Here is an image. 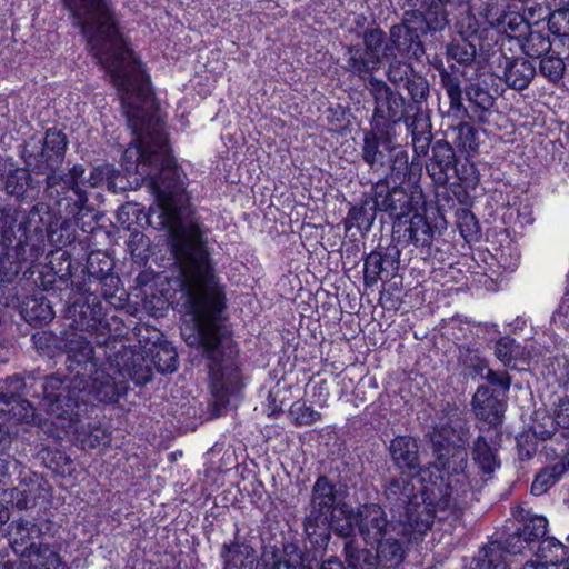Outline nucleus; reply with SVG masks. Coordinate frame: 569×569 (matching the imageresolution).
I'll use <instances>...</instances> for the list:
<instances>
[{
  "mask_svg": "<svg viewBox=\"0 0 569 569\" xmlns=\"http://www.w3.org/2000/svg\"><path fill=\"white\" fill-rule=\"evenodd\" d=\"M367 81V88L373 101L369 126L389 130H396L401 122L408 128L415 126L417 118L415 114H407L410 110L409 102L398 89L376 77H371Z\"/></svg>",
  "mask_w": 569,
  "mask_h": 569,
  "instance_id": "obj_14",
  "label": "nucleus"
},
{
  "mask_svg": "<svg viewBox=\"0 0 569 569\" xmlns=\"http://www.w3.org/2000/svg\"><path fill=\"white\" fill-rule=\"evenodd\" d=\"M375 542L377 543V550L373 557L381 568L397 569L402 563L405 559L403 545L392 532Z\"/></svg>",
  "mask_w": 569,
  "mask_h": 569,
  "instance_id": "obj_41",
  "label": "nucleus"
},
{
  "mask_svg": "<svg viewBox=\"0 0 569 569\" xmlns=\"http://www.w3.org/2000/svg\"><path fill=\"white\" fill-rule=\"evenodd\" d=\"M457 228L467 242L478 241L481 229L476 216L466 208L456 210Z\"/></svg>",
  "mask_w": 569,
  "mask_h": 569,
  "instance_id": "obj_59",
  "label": "nucleus"
},
{
  "mask_svg": "<svg viewBox=\"0 0 569 569\" xmlns=\"http://www.w3.org/2000/svg\"><path fill=\"white\" fill-rule=\"evenodd\" d=\"M253 537L242 536L236 523L233 538L224 541L219 549L222 569H259V555Z\"/></svg>",
  "mask_w": 569,
  "mask_h": 569,
  "instance_id": "obj_22",
  "label": "nucleus"
},
{
  "mask_svg": "<svg viewBox=\"0 0 569 569\" xmlns=\"http://www.w3.org/2000/svg\"><path fill=\"white\" fill-rule=\"evenodd\" d=\"M565 475L562 465L553 463L539 470L530 487L533 496H542L552 488Z\"/></svg>",
  "mask_w": 569,
  "mask_h": 569,
  "instance_id": "obj_55",
  "label": "nucleus"
},
{
  "mask_svg": "<svg viewBox=\"0 0 569 569\" xmlns=\"http://www.w3.org/2000/svg\"><path fill=\"white\" fill-rule=\"evenodd\" d=\"M457 362L461 375L471 379L481 378L489 366L488 359L481 355L479 348L467 343L458 346Z\"/></svg>",
  "mask_w": 569,
  "mask_h": 569,
  "instance_id": "obj_44",
  "label": "nucleus"
},
{
  "mask_svg": "<svg viewBox=\"0 0 569 569\" xmlns=\"http://www.w3.org/2000/svg\"><path fill=\"white\" fill-rule=\"evenodd\" d=\"M330 533L345 539V543L356 542L357 518L356 509L349 503H341L339 509L327 517Z\"/></svg>",
  "mask_w": 569,
  "mask_h": 569,
  "instance_id": "obj_39",
  "label": "nucleus"
},
{
  "mask_svg": "<svg viewBox=\"0 0 569 569\" xmlns=\"http://www.w3.org/2000/svg\"><path fill=\"white\" fill-rule=\"evenodd\" d=\"M157 336V340L147 348L146 355L133 348L136 352L140 353L144 358L146 363L151 371V379L148 382H150L153 377L151 365L161 375L173 373L178 370L179 365V357L174 346L169 341L161 339V332L158 331ZM130 348L132 349V347Z\"/></svg>",
  "mask_w": 569,
  "mask_h": 569,
  "instance_id": "obj_33",
  "label": "nucleus"
},
{
  "mask_svg": "<svg viewBox=\"0 0 569 569\" xmlns=\"http://www.w3.org/2000/svg\"><path fill=\"white\" fill-rule=\"evenodd\" d=\"M547 528L548 520L543 516H532L503 539L511 552L521 555L526 549L532 551L536 546L538 547L547 535Z\"/></svg>",
  "mask_w": 569,
  "mask_h": 569,
  "instance_id": "obj_32",
  "label": "nucleus"
},
{
  "mask_svg": "<svg viewBox=\"0 0 569 569\" xmlns=\"http://www.w3.org/2000/svg\"><path fill=\"white\" fill-rule=\"evenodd\" d=\"M566 70L563 59L556 52H549L540 58L539 73L552 84H558L562 80Z\"/></svg>",
  "mask_w": 569,
  "mask_h": 569,
  "instance_id": "obj_58",
  "label": "nucleus"
},
{
  "mask_svg": "<svg viewBox=\"0 0 569 569\" xmlns=\"http://www.w3.org/2000/svg\"><path fill=\"white\" fill-rule=\"evenodd\" d=\"M288 413L296 427L311 426L322 418L320 412L307 406L302 400L295 401Z\"/></svg>",
  "mask_w": 569,
  "mask_h": 569,
  "instance_id": "obj_63",
  "label": "nucleus"
},
{
  "mask_svg": "<svg viewBox=\"0 0 569 569\" xmlns=\"http://www.w3.org/2000/svg\"><path fill=\"white\" fill-rule=\"evenodd\" d=\"M66 301L63 317L72 330L84 332L103 350L110 368L128 375L137 386H146L151 379L144 358L111 333V325L103 312L101 296L82 291H48Z\"/></svg>",
  "mask_w": 569,
  "mask_h": 569,
  "instance_id": "obj_5",
  "label": "nucleus"
},
{
  "mask_svg": "<svg viewBox=\"0 0 569 569\" xmlns=\"http://www.w3.org/2000/svg\"><path fill=\"white\" fill-rule=\"evenodd\" d=\"M89 337L77 330H64L61 349L63 355H67V370L72 376L84 375L89 369L102 366V360L96 355Z\"/></svg>",
  "mask_w": 569,
  "mask_h": 569,
  "instance_id": "obj_19",
  "label": "nucleus"
},
{
  "mask_svg": "<svg viewBox=\"0 0 569 569\" xmlns=\"http://www.w3.org/2000/svg\"><path fill=\"white\" fill-rule=\"evenodd\" d=\"M531 27L532 26L523 14L509 11L500 31L503 32L508 38L517 40L520 44V40L526 37Z\"/></svg>",
  "mask_w": 569,
  "mask_h": 569,
  "instance_id": "obj_62",
  "label": "nucleus"
},
{
  "mask_svg": "<svg viewBox=\"0 0 569 569\" xmlns=\"http://www.w3.org/2000/svg\"><path fill=\"white\" fill-rule=\"evenodd\" d=\"M306 538L316 550H326L331 540V533L326 517L306 515L302 519Z\"/></svg>",
  "mask_w": 569,
  "mask_h": 569,
  "instance_id": "obj_47",
  "label": "nucleus"
},
{
  "mask_svg": "<svg viewBox=\"0 0 569 569\" xmlns=\"http://www.w3.org/2000/svg\"><path fill=\"white\" fill-rule=\"evenodd\" d=\"M357 529L366 543H375L389 532L401 535L398 522L388 521L385 509L379 503H363L356 509Z\"/></svg>",
  "mask_w": 569,
  "mask_h": 569,
  "instance_id": "obj_25",
  "label": "nucleus"
},
{
  "mask_svg": "<svg viewBox=\"0 0 569 569\" xmlns=\"http://www.w3.org/2000/svg\"><path fill=\"white\" fill-rule=\"evenodd\" d=\"M114 259L101 250L91 251L86 263L73 260L69 251L53 254L36 283L43 291H82L99 295L114 309H122L129 295L114 271Z\"/></svg>",
  "mask_w": 569,
  "mask_h": 569,
  "instance_id": "obj_4",
  "label": "nucleus"
},
{
  "mask_svg": "<svg viewBox=\"0 0 569 569\" xmlns=\"http://www.w3.org/2000/svg\"><path fill=\"white\" fill-rule=\"evenodd\" d=\"M42 209L34 204L26 210L14 203H0V256L28 258L31 228L37 229L36 217Z\"/></svg>",
  "mask_w": 569,
  "mask_h": 569,
  "instance_id": "obj_13",
  "label": "nucleus"
},
{
  "mask_svg": "<svg viewBox=\"0 0 569 569\" xmlns=\"http://www.w3.org/2000/svg\"><path fill=\"white\" fill-rule=\"evenodd\" d=\"M86 179V167L82 163L73 164L67 172L58 169L49 176V180H44V197L59 206L66 201V211L76 219H84L90 214L96 220L97 214L83 189Z\"/></svg>",
  "mask_w": 569,
  "mask_h": 569,
  "instance_id": "obj_12",
  "label": "nucleus"
},
{
  "mask_svg": "<svg viewBox=\"0 0 569 569\" xmlns=\"http://www.w3.org/2000/svg\"><path fill=\"white\" fill-rule=\"evenodd\" d=\"M29 258L0 256V309H18L24 295L23 279L20 277L24 263H31Z\"/></svg>",
  "mask_w": 569,
  "mask_h": 569,
  "instance_id": "obj_21",
  "label": "nucleus"
},
{
  "mask_svg": "<svg viewBox=\"0 0 569 569\" xmlns=\"http://www.w3.org/2000/svg\"><path fill=\"white\" fill-rule=\"evenodd\" d=\"M78 376L47 375L34 379L28 387V396L40 400L46 411L71 427L89 415V401L84 400L83 386Z\"/></svg>",
  "mask_w": 569,
  "mask_h": 569,
  "instance_id": "obj_7",
  "label": "nucleus"
},
{
  "mask_svg": "<svg viewBox=\"0 0 569 569\" xmlns=\"http://www.w3.org/2000/svg\"><path fill=\"white\" fill-rule=\"evenodd\" d=\"M426 170L437 186H446L452 178L470 183L476 180V167L470 161L461 162L458 151L446 138L435 142L426 161Z\"/></svg>",
  "mask_w": 569,
  "mask_h": 569,
  "instance_id": "obj_16",
  "label": "nucleus"
},
{
  "mask_svg": "<svg viewBox=\"0 0 569 569\" xmlns=\"http://www.w3.org/2000/svg\"><path fill=\"white\" fill-rule=\"evenodd\" d=\"M19 487L3 489L2 498L13 499V507L26 510L37 505L39 499L48 500L51 497L49 482L36 472L27 471L19 475Z\"/></svg>",
  "mask_w": 569,
  "mask_h": 569,
  "instance_id": "obj_26",
  "label": "nucleus"
},
{
  "mask_svg": "<svg viewBox=\"0 0 569 569\" xmlns=\"http://www.w3.org/2000/svg\"><path fill=\"white\" fill-rule=\"evenodd\" d=\"M439 77L441 86L448 96L450 110L456 116L459 113H468V109L463 106L465 89L461 87L460 76L446 68H441L439 69Z\"/></svg>",
  "mask_w": 569,
  "mask_h": 569,
  "instance_id": "obj_50",
  "label": "nucleus"
},
{
  "mask_svg": "<svg viewBox=\"0 0 569 569\" xmlns=\"http://www.w3.org/2000/svg\"><path fill=\"white\" fill-rule=\"evenodd\" d=\"M455 429L442 425L430 433L433 460L428 463L430 471L422 478V493L430 507H436L448 520H458L465 511L478 501L469 456L461 438L453 439Z\"/></svg>",
  "mask_w": 569,
  "mask_h": 569,
  "instance_id": "obj_2",
  "label": "nucleus"
},
{
  "mask_svg": "<svg viewBox=\"0 0 569 569\" xmlns=\"http://www.w3.org/2000/svg\"><path fill=\"white\" fill-rule=\"evenodd\" d=\"M343 556L346 563L351 569H383L375 560L373 553L369 549L359 548L352 542L343 545Z\"/></svg>",
  "mask_w": 569,
  "mask_h": 569,
  "instance_id": "obj_56",
  "label": "nucleus"
},
{
  "mask_svg": "<svg viewBox=\"0 0 569 569\" xmlns=\"http://www.w3.org/2000/svg\"><path fill=\"white\" fill-rule=\"evenodd\" d=\"M349 210L342 220L345 232L356 229L361 236L369 233L375 220L380 214L379 200L376 199L372 188L363 192L358 202H349Z\"/></svg>",
  "mask_w": 569,
  "mask_h": 569,
  "instance_id": "obj_28",
  "label": "nucleus"
},
{
  "mask_svg": "<svg viewBox=\"0 0 569 569\" xmlns=\"http://www.w3.org/2000/svg\"><path fill=\"white\" fill-rule=\"evenodd\" d=\"M420 476L398 471L383 477L380 485L383 505L393 516L398 515V527L409 541L418 540L426 535L436 520H448L436 507L429 506L422 493V486L419 489L416 487L413 480Z\"/></svg>",
  "mask_w": 569,
  "mask_h": 569,
  "instance_id": "obj_6",
  "label": "nucleus"
},
{
  "mask_svg": "<svg viewBox=\"0 0 569 569\" xmlns=\"http://www.w3.org/2000/svg\"><path fill=\"white\" fill-rule=\"evenodd\" d=\"M511 551L505 539L490 540L473 558V569H511L518 556Z\"/></svg>",
  "mask_w": 569,
  "mask_h": 569,
  "instance_id": "obj_38",
  "label": "nucleus"
},
{
  "mask_svg": "<svg viewBox=\"0 0 569 569\" xmlns=\"http://www.w3.org/2000/svg\"><path fill=\"white\" fill-rule=\"evenodd\" d=\"M76 439L83 450H92L100 446H108L110 433L100 425L81 426L76 429Z\"/></svg>",
  "mask_w": 569,
  "mask_h": 569,
  "instance_id": "obj_53",
  "label": "nucleus"
},
{
  "mask_svg": "<svg viewBox=\"0 0 569 569\" xmlns=\"http://www.w3.org/2000/svg\"><path fill=\"white\" fill-rule=\"evenodd\" d=\"M536 556L545 567L566 566L565 569H569V536L566 538V543L555 537L546 536L538 545Z\"/></svg>",
  "mask_w": 569,
  "mask_h": 569,
  "instance_id": "obj_40",
  "label": "nucleus"
},
{
  "mask_svg": "<svg viewBox=\"0 0 569 569\" xmlns=\"http://www.w3.org/2000/svg\"><path fill=\"white\" fill-rule=\"evenodd\" d=\"M306 557L297 540L283 538L280 546L268 545L262 548L259 569H315Z\"/></svg>",
  "mask_w": 569,
  "mask_h": 569,
  "instance_id": "obj_24",
  "label": "nucleus"
},
{
  "mask_svg": "<svg viewBox=\"0 0 569 569\" xmlns=\"http://www.w3.org/2000/svg\"><path fill=\"white\" fill-rule=\"evenodd\" d=\"M104 358L102 366L89 369V373L80 375L84 400L89 401V412L93 409L94 401L103 405L119 403L129 389L126 378L133 381L128 375L123 376L116 368H110L106 356Z\"/></svg>",
  "mask_w": 569,
  "mask_h": 569,
  "instance_id": "obj_15",
  "label": "nucleus"
},
{
  "mask_svg": "<svg viewBox=\"0 0 569 569\" xmlns=\"http://www.w3.org/2000/svg\"><path fill=\"white\" fill-rule=\"evenodd\" d=\"M360 157L368 168L392 180H415L421 176L419 164L410 161L408 150L397 142V131L380 127L365 128Z\"/></svg>",
  "mask_w": 569,
  "mask_h": 569,
  "instance_id": "obj_8",
  "label": "nucleus"
},
{
  "mask_svg": "<svg viewBox=\"0 0 569 569\" xmlns=\"http://www.w3.org/2000/svg\"><path fill=\"white\" fill-rule=\"evenodd\" d=\"M64 330L59 335L52 330H38L31 335L32 347L41 357L53 359L63 355L62 342Z\"/></svg>",
  "mask_w": 569,
  "mask_h": 569,
  "instance_id": "obj_48",
  "label": "nucleus"
},
{
  "mask_svg": "<svg viewBox=\"0 0 569 569\" xmlns=\"http://www.w3.org/2000/svg\"><path fill=\"white\" fill-rule=\"evenodd\" d=\"M398 244L378 246L363 257L365 287L371 288L379 281H389L397 274L401 254Z\"/></svg>",
  "mask_w": 569,
  "mask_h": 569,
  "instance_id": "obj_20",
  "label": "nucleus"
},
{
  "mask_svg": "<svg viewBox=\"0 0 569 569\" xmlns=\"http://www.w3.org/2000/svg\"><path fill=\"white\" fill-rule=\"evenodd\" d=\"M503 58L501 80L506 86L516 91L527 89L535 77L537 76V68L535 62L525 57H507Z\"/></svg>",
  "mask_w": 569,
  "mask_h": 569,
  "instance_id": "obj_36",
  "label": "nucleus"
},
{
  "mask_svg": "<svg viewBox=\"0 0 569 569\" xmlns=\"http://www.w3.org/2000/svg\"><path fill=\"white\" fill-rule=\"evenodd\" d=\"M29 164L19 166L11 156L0 154V190L19 204L36 201L44 194V179L40 180Z\"/></svg>",
  "mask_w": 569,
  "mask_h": 569,
  "instance_id": "obj_17",
  "label": "nucleus"
},
{
  "mask_svg": "<svg viewBox=\"0 0 569 569\" xmlns=\"http://www.w3.org/2000/svg\"><path fill=\"white\" fill-rule=\"evenodd\" d=\"M409 7L405 10L399 23L391 27H415L413 23L420 21L422 23L421 33L436 34L441 33L448 27V22L442 20V17L431 8L427 1L422 0H406Z\"/></svg>",
  "mask_w": 569,
  "mask_h": 569,
  "instance_id": "obj_30",
  "label": "nucleus"
},
{
  "mask_svg": "<svg viewBox=\"0 0 569 569\" xmlns=\"http://www.w3.org/2000/svg\"><path fill=\"white\" fill-rule=\"evenodd\" d=\"M36 557L39 565H34L30 560L20 559L19 562H12V569H70L56 549L53 541Z\"/></svg>",
  "mask_w": 569,
  "mask_h": 569,
  "instance_id": "obj_51",
  "label": "nucleus"
},
{
  "mask_svg": "<svg viewBox=\"0 0 569 569\" xmlns=\"http://www.w3.org/2000/svg\"><path fill=\"white\" fill-rule=\"evenodd\" d=\"M17 310L21 319L33 328L48 326L56 317L50 300L40 292L26 295Z\"/></svg>",
  "mask_w": 569,
  "mask_h": 569,
  "instance_id": "obj_37",
  "label": "nucleus"
},
{
  "mask_svg": "<svg viewBox=\"0 0 569 569\" xmlns=\"http://www.w3.org/2000/svg\"><path fill=\"white\" fill-rule=\"evenodd\" d=\"M521 51L529 58H541L551 52L552 43L549 31L536 30L531 27L526 37L520 40Z\"/></svg>",
  "mask_w": 569,
  "mask_h": 569,
  "instance_id": "obj_52",
  "label": "nucleus"
},
{
  "mask_svg": "<svg viewBox=\"0 0 569 569\" xmlns=\"http://www.w3.org/2000/svg\"><path fill=\"white\" fill-rule=\"evenodd\" d=\"M341 503L347 502L339 498L336 482L326 475L318 476L311 487L307 515L327 518L336 512Z\"/></svg>",
  "mask_w": 569,
  "mask_h": 569,
  "instance_id": "obj_29",
  "label": "nucleus"
},
{
  "mask_svg": "<svg viewBox=\"0 0 569 569\" xmlns=\"http://www.w3.org/2000/svg\"><path fill=\"white\" fill-rule=\"evenodd\" d=\"M465 94L469 102L471 114L466 113L470 119L479 122H487L486 113L495 106L496 99L488 89L479 83H469L465 87Z\"/></svg>",
  "mask_w": 569,
  "mask_h": 569,
  "instance_id": "obj_43",
  "label": "nucleus"
},
{
  "mask_svg": "<svg viewBox=\"0 0 569 569\" xmlns=\"http://www.w3.org/2000/svg\"><path fill=\"white\" fill-rule=\"evenodd\" d=\"M548 31L561 41L569 37V10L557 6V9L549 14Z\"/></svg>",
  "mask_w": 569,
  "mask_h": 569,
  "instance_id": "obj_64",
  "label": "nucleus"
},
{
  "mask_svg": "<svg viewBox=\"0 0 569 569\" xmlns=\"http://www.w3.org/2000/svg\"><path fill=\"white\" fill-rule=\"evenodd\" d=\"M73 27L86 40V49L111 78L121 104H159L150 77L123 34L112 0H63Z\"/></svg>",
  "mask_w": 569,
  "mask_h": 569,
  "instance_id": "obj_1",
  "label": "nucleus"
},
{
  "mask_svg": "<svg viewBox=\"0 0 569 569\" xmlns=\"http://www.w3.org/2000/svg\"><path fill=\"white\" fill-rule=\"evenodd\" d=\"M415 180H392L381 177L372 183V191L379 200L380 220L385 216L392 226V239L403 247L413 244L427 257L443 261V250L439 243L449 247L441 240H436L437 227L427 217V200L419 186L406 188L405 183H417Z\"/></svg>",
  "mask_w": 569,
  "mask_h": 569,
  "instance_id": "obj_3",
  "label": "nucleus"
},
{
  "mask_svg": "<svg viewBox=\"0 0 569 569\" xmlns=\"http://www.w3.org/2000/svg\"><path fill=\"white\" fill-rule=\"evenodd\" d=\"M471 406L478 419L495 428L502 425L505 402L495 395L489 386L481 385L477 388Z\"/></svg>",
  "mask_w": 569,
  "mask_h": 569,
  "instance_id": "obj_35",
  "label": "nucleus"
},
{
  "mask_svg": "<svg viewBox=\"0 0 569 569\" xmlns=\"http://www.w3.org/2000/svg\"><path fill=\"white\" fill-rule=\"evenodd\" d=\"M42 206V212L36 217L38 221L31 228L29 238L28 258L37 260L39 256L44 253L47 242L57 250L51 252V257L59 251H64L63 248L71 244L76 240V227H79L83 219H72L62 217L59 211L53 210L48 203L38 201L34 207ZM52 258H50L51 260Z\"/></svg>",
  "mask_w": 569,
  "mask_h": 569,
  "instance_id": "obj_10",
  "label": "nucleus"
},
{
  "mask_svg": "<svg viewBox=\"0 0 569 569\" xmlns=\"http://www.w3.org/2000/svg\"><path fill=\"white\" fill-rule=\"evenodd\" d=\"M401 88L408 93L409 98L407 102H409L408 107L410 110H415L416 117L421 114L423 104L430 97V83L428 79L419 71H416Z\"/></svg>",
  "mask_w": 569,
  "mask_h": 569,
  "instance_id": "obj_46",
  "label": "nucleus"
},
{
  "mask_svg": "<svg viewBox=\"0 0 569 569\" xmlns=\"http://www.w3.org/2000/svg\"><path fill=\"white\" fill-rule=\"evenodd\" d=\"M389 43H391V37H388L380 27L366 28L362 32V43L345 47L343 69L362 80L373 77V73L393 56Z\"/></svg>",
  "mask_w": 569,
  "mask_h": 569,
  "instance_id": "obj_11",
  "label": "nucleus"
},
{
  "mask_svg": "<svg viewBox=\"0 0 569 569\" xmlns=\"http://www.w3.org/2000/svg\"><path fill=\"white\" fill-rule=\"evenodd\" d=\"M448 131L452 133V141L457 151L463 156L466 161L478 152L479 132L470 122L459 121L455 126H450Z\"/></svg>",
  "mask_w": 569,
  "mask_h": 569,
  "instance_id": "obj_42",
  "label": "nucleus"
},
{
  "mask_svg": "<svg viewBox=\"0 0 569 569\" xmlns=\"http://www.w3.org/2000/svg\"><path fill=\"white\" fill-rule=\"evenodd\" d=\"M58 529L49 521L34 522L27 519L13 520L8 527V540L13 552L21 559L30 560L54 540Z\"/></svg>",
  "mask_w": 569,
  "mask_h": 569,
  "instance_id": "obj_18",
  "label": "nucleus"
},
{
  "mask_svg": "<svg viewBox=\"0 0 569 569\" xmlns=\"http://www.w3.org/2000/svg\"><path fill=\"white\" fill-rule=\"evenodd\" d=\"M43 465L57 475L70 473L71 458L62 450L44 448L39 452Z\"/></svg>",
  "mask_w": 569,
  "mask_h": 569,
  "instance_id": "obj_60",
  "label": "nucleus"
},
{
  "mask_svg": "<svg viewBox=\"0 0 569 569\" xmlns=\"http://www.w3.org/2000/svg\"><path fill=\"white\" fill-rule=\"evenodd\" d=\"M445 49L447 61H455L462 67H470L476 61V40L452 37Z\"/></svg>",
  "mask_w": 569,
  "mask_h": 569,
  "instance_id": "obj_49",
  "label": "nucleus"
},
{
  "mask_svg": "<svg viewBox=\"0 0 569 569\" xmlns=\"http://www.w3.org/2000/svg\"><path fill=\"white\" fill-rule=\"evenodd\" d=\"M495 357L510 370H520L519 362H525L526 349L511 336H502L496 340Z\"/></svg>",
  "mask_w": 569,
  "mask_h": 569,
  "instance_id": "obj_45",
  "label": "nucleus"
},
{
  "mask_svg": "<svg viewBox=\"0 0 569 569\" xmlns=\"http://www.w3.org/2000/svg\"><path fill=\"white\" fill-rule=\"evenodd\" d=\"M455 38H467L472 40H479V21L476 14L472 12L471 7H467L463 12H460L457 17L455 24Z\"/></svg>",
  "mask_w": 569,
  "mask_h": 569,
  "instance_id": "obj_61",
  "label": "nucleus"
},
{
  "mask_svg": "<svg viewBox=\"0 0 569 569\" xmlns=\"http://www.w3.org/2000/svg\"><path fill=\"white\" fill-rule=\"evenodd\" d=\"M392 52L407 60L422 62L426 56V44L421 37V29L417 27H390Z\"/></svg>",
  "mask_w": 569,
  "mask_h": 569,
  "instance_id": "obj_31",
  "label": "nucleus"
},
{
  "mask_svg": "<svg viewBox=\"0 0 569 569\" xmlns=\"http://www.w3.org/2000/svg\"><path fill=\"white\" fill-rule=\"evenodd\" d=\"M556 422V419L546 410H536L531 417L528 430L540 441H546L551 439L559 428Z\"/></svg>",
  "mask_w": 569,
  "mask_h": 569,
  "instance_id": "obj_57",
  "label": "nucleus"
},
{
  "mask_svg": "<svg viewBox=\"0 0 569 569\" xmlns=\"http://www.w3.org/2000/svg\"><path fill=\"white\" fill-rule=\"evenodd\" d=\"M0 419L14 425L26 423L42 426V419L37 413V409L21 395L1 393Z\"/></svg>",
  "mask_w": 569,
  "mask_h": 569,
  "instance_id": "obj_34",
  "label": "nucleus"
},
{
  "mask_svg": "<svg viewBox=\"0 0 569 569\" xmlns=\"http://www.w3.org/2000/svg\"><path fill=\"white\" fill-rule=\"evenodd\" d=\"M386 450L397 471L409 475H421L425 471L418 438L410 435L395 436Z\"/></svg>",
  "mask_w": 569,
  "mask_h": 569,
  "instance_id": "obj_27",
  "label": "nucleus"
},
{
  "mask_svg": "<svg viewBox=\"0 0 569 569\" xmlns=\"http://www.w3.org/2000/svg\"><path fill=\"white\" fill-rule=\"evenodd\" d=\"M500 445L493 440H488L483 435L477 436L470 446V455L472 463L477 468V473L472 475L476 495L478 496L488 481L492 480L495 473L501 468L499 456Z\"/></svg>",
  "mask_w": 569,
  "mask_h": 569,
  "instance_id": "obj_23",
  "label": "nucleus"
},
{
  "mask_svg": "<svg viewBox=\"0 0 569 569\" xmlns=\"http://www.w3.org/2000/svg\"><path fill=\"white\" fill-rule=\"evenodd\" d=\"M412 60H407L402 57L393 53L386 62L388 67L386 69V77L392 88H401L402 84L409 80V78L417 71L411 63Z\"/></svg>",
  "mask_w": 569,
  "mask_h": 569,
  "instance_id": "obj_54",
  "label": "nucleus"
},
{
  "mask_svg": "<svg viewBox=\"0 0 569 569\" xmlns=\"http://www.w3.org/2000/svg\"><path fill=\"white\" fill-rule=\"evenodd\" d=\"M69 146L67 134L57 127L48 128L43 134H32L18 146L23 164H29L36 176H49L61 169Z\"/></svg>",
  "mask_w": 569,
  "mask_h": 569,
  "instance_id": "obj_9",
  "label": "nucleus"
}]
</instances>
